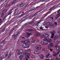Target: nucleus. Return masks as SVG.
Listing matches in <instances>:
<instances>
[{"mask_svg": "<svg viewBox=\"0 0 60 60\" xmlns=\"http://www.w3.org/2000/svg\"><path fill=\"white\" fill-rule=\"evenodd\" d=\"M35 20V18L34 17V18L32 20V21H31L29 23V24H34V20Z\"/></svg>", "mask_w": 60, "mask_h": 60, "instance_id": "obj_18", "label": "nucleus"}, {"mask_svg": "<svg viewBox=\"0 0 60 60\" xmlns=\"http://www.w3.org/2000/svg\"><path fill=\"white\" fill-rule=\"evenodd\" d=\"M3 22H2V20L1 19H0V25H1L2 24H3Z\"/></svg>", "mask_w": 60, "mask_h": 60, "instance_id": "obj_30", "label": "nucleus"}, {"mask_svg": "<svg viewBox=\"0 0 60 60\" xmlns=\"http://www.w3.org/2000/svg\"><path fill=\"white\" fill-rule=\"evenodd\" d=\"M8 7H10V6H11V5H8Z\"/></svg>", "mask_w": 60, "mask_h": 60, "instance_id": "obj_61", "label": "nucleus"}, {"mask_svg": "<svg viewBox=\"0 0 60 60\" xmlns=\"http://www.w3.org/2000/svg\"><path fill=\"white\" fill-rule=\"evenodd\" d=\"M16 0H14L11 3V4H12V5L15 4V2H16Z\"/></svg>", "mask_w": 60, "mask_h": 60, "instance_id": "obj_25", "label": "nucleus"}, {"mask_svg": "<svg viewBox=\"0 0 60 60\" xmlns=\"http://www.w3.org/2000/svg\"><path fill=\"white\" fill-rule=\"evenodd\" d=\"M4 26H5V25H3V26L1 27V28H0V29H2V28H2V27H4Z\"/></svg>", "mask_w": 60, "mask_h": 60, "instance_id": "obj_41", "label": "nucleus"}, {"mask_svg": "<svg viewBox=\"0 0 60 60\" xmlns=\"http://www.w3.org/2000/svg\"><path fill=\"white\" fill-rule=\"evenodd\" d=\"M8 10H7L6 9H5L4 10H3L2 12V13L4 14V13H6L8 11Z\"/></svg>", "mask_w": 60, "mask_h": 60, "instance_id": "obj_17", "label": "nucleus"}, {"mask_svg": "<svg viewBox=\"0 0 60 60\" xmlns=\"http://www.w3.org/2000/svg\"><path fill=\"white\" fill-rule=\"evenodd\" d=\"M22 42H24V43H24L22 45V47L23 48H29L30 47V45L27 43H29V39L27 40H25L23 41H22Z\"/></svg>", "mask_w": 60, "mask_h": 60, "instance_id": "obj_1", "label": "nucleus"}, {"mask_svg": "<svg viewBox=\"0 0 60 60\" xmlns=\"http://www.w3.org/2000/svg\"><path fill=\"white\" fill-rule=\"evenodd\" d=\"M51 34V38L52 39H53L55 36V33L54 32H50Z\"/></svg>", "mask_w": 60, "mask_h": 60, "instance_id": "obj_14", "label": "nucleus"}, {"mask_svg": "<svg viewBox=\"0 0 60 60\" xmlns=\"http://www.w3.org/2000/svg\"><path fill=\"white\" fill-rule=\"evenodd\" d=\"M60 42L59 41H56L55 42L56 45L55 46V47H56L59 45Z\"/></svg>", "mask_w": 60, "mask_h": 60, "instance_id": "obj_12", "label": "nucleus"}, {"mask_svg": "<svg viewBox=\"0 0 60 60\" xmlns=\"http://www.w3.org/2000/svg\"><path fill=\"white\" fill-rule=\"evenodd\" d=\"M26 31H28L29 32H32V31H34V30L31 29H30L27 30Z\"/></svg>", "mask_w": 60, "mask_h": 60, "instance_id": "obj_24", "label": "nucleus"}, {"mask_svg": "<svg viewBox=\"0 0 60 60\" xmlns=\"http://www.w3.org/2000/svg\"><path fill=\"white\" fill-rule=\"evenodd\" d=\"M34 54L35 55H39L40 54V52L38 51H35L34 52Z\"/></svg>", "mask_w": 60, "mask_h": 60, "instance_id": "obj_15", "label": "nucleus"}, {"mask_svg": "<svg viewBox=\"0 0 60 60\" xmlns=\"http://www.w3.org/2000/svg\"><path fill=\"white\" fill-rule=\"evenodd\" d=\"M11 57V56H9L8 57V59H9V58H10V57Z\"/></svg>", "mask_w": 60, "mask_h": 60, "instance_id": "obj_58", "label": "nucleus"}, {"mask_svg": "<svg viewBox=\"0 0 60 60\" xmlns=\"http://www.w3.org/2000/svg\"><path fill=\"white\" fill-rule=\"evenodd\" d=\"M56 60H60V59H58V58H56Z\"/></svg>", "mask_w": 60, "mask_h": 60, "instance_id": "obj_43", "label": "nucleus"}, {"mask_svg": "<svg viewBox=\"0 0 60 60\" xmlns=\"http://www.w3.org/2000/svg\"><path fill=\"white\" fill-rule=\"evenodd\" d=\"M44 37V38L45 39H49V35H48V34H44V35H42L41 36L40 38H43Z\"/></svg>", "mask_w": 60, "mask_h": 60, "instance_id": "obj_2", "label": "nucleus"}, {"mask_svg": "<svg viewBox=\"0 0 60 60\" xmlns=\"http://www.w3.org/2000/svg\"><path fill=\"white\" fill-rule=\"evenodd\" d=\"M17 10H18V9H17V8H16L15 10V11H17Z\"/></svg>", "mask_w": 60, "mask_h": 60, "instance_id": "obj_62", "label": "nucleus"}, {"mask_svg": "<svg viewBox=\"0 0 60 60\" xmlns=\"http://www.w3.org/2000/svg\"><path fill=\"white\" fill-rule=\"evenodd\" d=\"M49 54H47L46 56V58H48L49 57Z\"/></svg>", "mask_w": 60, "mask_h": 60, "instance_id": "obj_35", "label": "nucleus"}, {"mask_svg": "<svg viewBox=\"0 0 60 60\" xmlns=\"http://www.w3.org/2000/svg\"><path fill=\"white\" fill-rule=\"evenodd\" d=\"M18 35H19V33H17L15 35L14 38V39H16L17 38V36H18Z\"/></svg>", "mask_w": 60, "mask_h": 60, "instance_id": "obj_23", "label": "nucleus"}, {"mask_svg": "<svg viewBox=\"0 0 60 60\" xmlns=\"http://www.w3.org/2000/svg\"><path fill=\"white\" fill-rule=\"evenodd\" d=\"M57 23L56 22H55V24L56 25V26H57Z\"/></svg>", "mask_w": 60, "mask_h": 60, "instance_id": "obj_49", "label": "nucleus"}, {"mask_svg": "<svg viewBox=\"0 0 60 60\" xmlns=\"http://www.w3.org/2000/svg\"><path fill=\"white\" fill-rule=\"evenodd\" d=\"M16 28H18V25L15 26L14 27L12 28V29L11 30V31H13L14 30H15Z\"/></svg>", "mask_w": 60, "mask_h": 60, "instance_id": "obj_13", "label": "nucleus"}, {"mask_svg": "<svg viewBox=\"0 0 60 60\" xmlns=\"http://www.w3.org/2000/svg\"><path fill=\"white\" fill-rule=\"evenodd\" d=\"M57 56V53H55L53 55V56H54V57H56Z\"/></svg>", "mask_w": 60, "mask_h": 60, "instance_id": "obj_31", "label": "nucleus"}, {"mask_svg": "<svg viewBox=\"0 0 60 60\" xmlns=\"http://www.w3.org/2000/svg\"><path fill=\"white\" fill-rule=\"evenodd\" d=\"M25 14H22V15H21L19 16V17H21L22 16H24V15Z\"/></svg>", "mask_w": 60, "mask_h": 60, "instance_id": "obj_38", "label": "nucleus"}, {"mask_svg": "<svg viewBox=\"0 0 60 60\" xmlns=\"http://www.w3.org/2000/svg\"><path fill=\"white\" fill-rule=\"evenodd\" d=\"M24 50L21 49H20V50L19 51L18 53L17 54V55L19 56V55H21L23 53V52H24Z\"/></svg>", "mask_w": 60, "mask_h": 60, "instance_id": "obj_5", "label": "nucleus"}, {"mask_svg": "<svg viewBox=\"0 0 60 60\" xmlns=\"http://www.w3.org/2000/svg\"><path fill=\"white\" fill-rule=\"evenodd\" d=\"M4 13H2L1 15V18H3V17L4 16Z\"/></svg>", "mask_w": 60, "mask_h": 60, "instance_id": "obj_29", "label": "nucleus"}, {"mask_svg": "<svg viewBox=\"0 0 60 60\" xmlns=\"http://www.w3.org/2000/svg\"><path fill=\"white\" fill-rule=\"evenodd\" d=\"M26 19H28V20H29L30 19V18L28 17L26 18Z\"/></svg>", "mask_w": 60, "mask_h": 60, "instance_id": "obj_45", "label": "nucleus"}, {"mask_svg": "<svg viewBox=\"0 0 60 60\" xmlns=\"http://www.w3.org/2000/svg\"><path fill=\"white\" fill-rule=\"evenodd\" d=\"M53 45V43H50L48 45V49H49L50 48H52V47Z\"/></svg>", "mask_w": 60, "mask_h": 60, "instance_id": "obj_9", "label": "nucleus"}, {"mask_svg": "<svg viewBox=\"0 0 60 60\" xmlns=\"http://www.w3.org/2000/svg\"><path fill=\"white\" fill-rule=\"evenodd\" d=\"M12 10H10L9 11V12H8V14H7V15L6 16V17H7L8 15H11L12 13Z\"/></svg>", "mask_w": 60, "mask_h": 60, "instance_id": "obj_10", "label": "nucleus"}, {"mask_svg": "<svg viewBox=\"0 0 60 60\" xmlns=\"http://www.w3.org/2000/svg\"><path fill=\"white\" fill-rule=\"evenodd\" d=\"M56 48V51H58V50H60V47H58L57 46L56 47H55Z\"/></svg>", "mask_w": 60, "mask_h": 60, "instance_id": "obj_22", "label": "nucleus"}, {"mask_svg": "<svg viewBox=\"0 0 60 60\" xmlns=\"http://www.w3.org/2000/svg\"><path fill=\"white\" fill-rule=\"evenodd\" d=\"M44 57H45V56L41 54L39 56V58L40 59H42Z\"/></svg>", "mask_w": 60, "mask_h": 60, "instance_id": "obj_8", "label": "nucleus"}, {"mask_svg": "<svg viewBox=\"0 0 60 60\" xmlns=\"http://www.w3.org/2000/svg\"><path fill=\"white\" fill-rule=\"evenodd\" d=\"M2 30H0V33H1L2 32Z\"/></svg>", "mask_w": 60, "mask_h": 60, "instance_id": "obj_64", "label": "nucleus"}, {"mask_svg": "<svg viewBox=\"0 0 60 60\" xmlns=\"http://www.w3.org/2000/svg\"><path fill=\"white\" fill-rule=\"evenodd\" d=\"M59 52H58L57 53V55H59Z\"/></svg>", "mask_w": 60, "mask_h": 60, "instance_id": "obj_54", "label": "nucleus"}, {"mask_svg": "<svg viewBox=\"0 0 60 60\" xmlns=\"http://www.w3.org/2000/svg\"><path fill=\"white\" fill-rule=\"evenodd\" d=\"M23 4L24 3H22L20 4V6L21 7H22L24 6Z\"/></svg>", "mask_w": 60, "mask_h": 60, "instance_id": "obj_26", "label": "nucleus"}, {"mask_svg": "<svg viewBox=\"0 0 60 60\" xmlns=\"http://www.w3.org/2000/svg\"><path fill=\"white\" fill-rule=\"evenodd\" d=\"M29 23V22H27V23H26V24L27 25H31L32 24H30L29 23Z\"/></svg>", "mask_w": 60, "mask_h": 60, "instance_id": "obj_40", "label": "nucleus"}, {"mask_svg": "<svg viewBox=\"0 0 60 60\" xmlns=\"http://www.w3.org/2000/svg\"><path fill=\"white\" fill-rule=\"evenodd\" d=\"M12 55V53H10L9 54V56H11Z\"/></svg>", "mask_w": 60, "mask_h": 60, "instance_id": "obj_39", "label": "nucleus"}, {"mask_svg": "<svg viewBox=\"0 0 60 60\" xmlns=\"http://www.w3.org/2000/svg\"><path fill=\"white\" fill-rule=\"evenodd\" d=\"M59 37H57V39H59V38L60 39V34L59 35Z\"/></svg>", "mask_w": 60, "mask_h": 60, "instance_id": "obj_46", "label": "nucleus"}, {"mask_svg": "<svg viewBox=\"0 0 60 60\" xmlns=\"http://www.w3.org/2000/svg\"><path fill=\"white\" fill-rule=\"evenodd\" d=\"M49 49H50V50L51 51H53V49H52L50 48V49L49 48Z\"/></svg>", "mask_w": 60, "mask_h": 60, "instance_id": "obj_48", "label": "nucleus"}, {"mask_svg": "<svg viewBox=\"0 0 60 60\" xmlns=\"http://www.w3.org/2000/svg\"><path fill=\"white\" fill-rule=\"evenodd\" d=\"M25 56L24 55H22L20 56L19 59L20 60H22L23 59V57Z\"/></svg>", "mask_w": 60, "mask_h": 60, "instance_id": "obj_16", "label": "nucleus"}, {"mask_svg": "<svg viewBox=\"0 0 60 60\" xmlns=\"http://www.w3.org/2000/svg\"><path fill=\"white\" fill-rule=\"evenodd\" d=\"M4 29H5V28H4V29H2V30H1L2 31H4L5 30H4Z\"/></svg>", "mask_w": 60, "mask_h": 60, "instance_id": "obj_50", "label": "nucleus"}, {"mask_svg": "<svg viewBox=\"0 0 60 60\" xmlns=\"http://www.w3.org/2000/svg\"><path fill=\"white\" fill-rule=\"evenodd\" d=\"M41 34L40 33H37L36 34H35V36L36 37H40L41 36Z\"/></svg>", "mask_w": 60, "mask_h": 60, "instance_id": "obj_11", "label": "nucleus"}, {"mask_svg": "<svg viewBox=\"0 0 60 60\" xmlns=\"http://www.w3.org/2000/svg\"><path fill=\"white\" fill-rule=\"evenodd\" d=\"M35 57V56H32V58H34V57Z\"/></svg>", "mask_w": 60, "mask_h": 60, "instance_id": "obj_56", "label": "nucleus"}, {"mask_svg": "<svg viewBox=\"0 0 60 60\" xmlns=\"http://www.w3.org/2000/svg\"><path fill=\"white\" fill-rule=\"evenodd\" d=\"M57 38V37H56V36H55L54 38V41H55V40H56V38Z\"/></svg>", "mask_w": 60, "mask_h": 60, "instance_id": "obj_32", "label": "nucleus"}, {"mask_svg": "<svg viewBox=\"0 0 60 60\" xmlns=\"http://www.w3.org/2000/svg\"><path fill=\"white\" fill-rule=\"evenodd\" d=\"M8 29H4L5 30H4V31H7V30H7Z\"/></svg>", "mask_w": 60, "mask_h": 60, "instance_id": "obj_52", "label": "nucleus"}, {"mask_svg": "<svg viewBox=\"0 0 60 60\" xmlns=\"http://www.w3.org/2000/svg\"><path fill=\"white\" fill-rule=\"evenodd\" d=\"M54 13H56V14H58L55 17V19H57L58 18H59V17L60 16V9H59V10Z\"/></svg>", "mask_w": 60, "mask_h": 60, "instance_id": "obj_3", "label": "nucleus"}, {"mask_svg": "<svg viewBox=\"0 0 60 60\" xmlns=\"http://www.w3.org/2000/svg\"><path fill=\"white\" fill-rule=\"evenodd\" d=\"M4 40H3V41H2L1 42V43H3V42H4Z\"/></svg>", "mask_w": 60, "mask_h": 60, "instance_id": "obj_59", "label": "nucleus"}, {"mask_svg": "<svg viewBox=\"0 0 60 60\" xmlns=\"http://www.w3.org/2000/svg\"><path fill=\"white\" fill-rule=\"evenodd\" d=\"M22 40H25V38L24 37H23L22 38Z\"/></svg>", "mask_w": 60, "mask_h": 60, "instance_id": "obj_47", "label": "nucleus"}, {"mask_svg": "<svg viewBox=\"0 0 60 60\" xmlns=\"http://www.w3.org/2000/svg\"><path fill=\"white\" fill-rule=\"evenodd\" d=\"M40 29L41 30H43V28L42 27H40Z\"/></svg>", "mask_w": 60, "mask_h": 60, "instance_id": "obj_44", "label": "nucleus"}, {"mask_svg": "<svg viewBox=\"0 0 60 60\" xmlns=\"http://www.w3.org/2000/svg\"><path fill=\"white\" fill-rule=\"evenodd\" d=\"M40 22L39 21L38 22L37 24L36 25V26H38V25H39V24H40Z\"/></svg>", "mask_w": 60, "mask_h": 60, "instance_id": "obj_37", "label": "nucleus"}, {"mask_svg": "<svg viewBox=\"0 0 60 60\" xmlns=\"http://www.w3.org/2000/svg\"><path fill=\"white\" fill-rule=\"evenodd\" d=\"M8 5V3H7L6 4V5L5 6V7H6V6H7Z\"/></svg>", "mask_w": 60, "mask_h": 60, "instance_id": "obj_55", "label": "nucleus"}, {"mask_svg": "<svg viewBox=\"0 0 60 60\" xmlns=\"http://www.w3.org/2000/svg\"><path fill=\"white\" fill-rule=\"evenodd\" d=\"M47 42H50L52 41V40L51 39H48L47 40Z\"/></svg>", "mask_w": 60, "mask_h": 60, "instance_id": "obj_27", "label": "nucleus"}, {"mask_svg": "<svg viewBox=\"0 0 60 60\" xmlns=\"http://www.w3.org/2000/svg\"><path fill=\"white\" fill-rule=\"evenodd\" d=\"M36 49L38 50H40L41 48V46L40 45H37L35 47Z\"/></svg>", "mask_w": 60, "mask_h": 60, "instance_id": "obj_7", "label": "nucleus"}, {"mask_svg": "<svg viewBox=\"0 0 60 60\" xmlns=\"http://www.w3.org/2000/svg\"><path fill=\"white\" fill-rule=\"evenodd\" d=\"M33 9V8H32L31 9L32 11H34V8L33 9Z\"/></svg>", "mask_w": 60, "mask_h": 60, "instance_id": "obj_51", "label": "nucleus"}, {"mask_svg": "<svg viewBox=\"0 0 60 60\" xmlns=\"http://www.w3.org/2000/svg\"><path fill=\"white\" fill-rule=\"evenodd\" d=\"M52 23L51 22H47L46 24V25L49 27V26H54V25H52Z\"/></svg>", "mask_w": 60, "mask_h": 60, "instance_id": "obj_6", "label": "nucleus"}, {"mask_svg": "<svg viewBox=\"0 0 60 60\" xmlns=\"http://www.w3.org/2000/svg\"><path fill=\"white\" fill-rule=\"evenodd\" d=\"M38 13V12L36 13H35V14H34V15H32V17H34V16H36V14H37Z\"/></svg>", "mask_w": 60, "mask_h": 60, "instance_id": "obj_33", "label": "nucleus"}, {"mask_svg": "<svg viewBox=\"0 0 60 60\" xmlns=\"http://www.w3.org/2000/svg\"><path fill=\"white\" fill-rule=\"evenodd\" d=\"M23 54L26 56L27 57H26V58H29V56H30V54L29 53H28V52L27 51H25L23 53Z\"/></svg>", "mask_w": 60, "mask_h": 60, "instance_id": "obj_4", "label": "nucleus"}, {"mask_svg": "<svg viewBox=\"0 0 60 60\" xmlns=\"http://www.w3.org/2000/svg\"><path fill=\"white\" fill-rule=\"evenodd\" d=\"M28 51L29 52H30V51H31L32 50H31V49H28Z\"/></svg>", "mask_w": 60, "mask_h": 60, "instance_id": "obj_42", "label": "nucleus"}, {"mask_svg": "<svg viewBox=\"0 0 60 60\" xmlns=\"http://www.w3.org/2000/svg\"><path fill=\"white\" fill-rule=\"evenodd\" d=\"M8 22H9V19L7 21V23H8Z\"/></svg>", "mask_w": 60, "mask_h": 60, "instance_id": "obj_63", "label": "nucleus"}, {"mask_svg": "<svg viewBox=\"0 0 60 60\" xmlns=\"http://www.w3.org/2000/svg\"><path fill=\"white\" fill-rule=\"evenodd\" d=\"M41 44L43 45H47L48 44V43H46L45 42H41Z\"/></svg>", "mask_w": 60, "mask_h": 60, "instance_id": "obj_19", "label": "nucleus"}, {"mask_svg": "<svg viewBox=\"0 0 60 60\" xmlns=\"http://www.w3.org/2000/svg\"><path fill=\"white\" fill-rule=\"evenodd\" d=\"M35 40H32L31 41V43H35Z\"/></svg>", "mask_w": 60, "mask_h": 60, "instance_id": "obj_28", "label": "nucleus"}, {"mask_svg": "<svg viewBox=\"0 0 60 60\" xmlns=\"http://www.w3.org/2000/svg\"><path fill=\"white\" fill-rule=\"evenodd\" d=\"M6 17H4L3 18V20H5V18Z\"/></svg>", "mask_w": 60, "mask_h": 60, "instance_id": "obj_57", "label": "nucleus"}, {"mask_svg": "<svg viewBox=\"0 0 60 60\" xmlns=\"http://www.w3.org/2000/svg\"><path fill=\"white\" fill-rule=\"evenodd\" d=\"M7 56H8V54H6L5 56V57H6Z\"/></svg>", "mask_w": 60, "mask_h": 60, "instance_id": "obj_60", "label": "nucleus"}, {"mask_svg": "<svg viewBox=\"0 0 60 60\" xmlns=\"http://www.w3.org/2000/svg\"><path fill=\"white\" fill-rule=\"evenodd\" d=\"M27 25V24H26L25 23V24L24 26H22V27H23V28H24V27H25V26H26Z\"/></svg>", "mask_w": 60, "mask_h": 60, "instance_id": "obj_36", "label": "nucleus"}, {"mask_svg": "<svg viewBox=\"0 0 60 60\" xmlns=\"http://www.w3.org/2000/svg\"><path fill=\"white\" fill-rule=\"evenodd\" d=\"M48 14H47V13L46 15H45L42 18L43 19H44V18H45L46 17V16H47V15H48Z\"/></svg>", "mask_w": 60, "mask_h": 60, "instance_id": "obj_34", "label": "nucleus"}, {"mask_svg": "<svg viewBox=\"0 0 60 60\" xmlns=\"http://www.w3.org/2000/svg\"><path fill=\"white\" fill-rule=\"evenodd\" d=\"M53 9V7H51L50 9V10L49 11L47 12V14H49L51 12V10H52V9Z\"/></svg>", "mask_w": 60, "mask_h": 60, "instance_id": "obj_20", "label": "nucleus"}, {"mask_svg": "<svg viewBox=\"0 0 60 60\" xmlns=\"http://www.w3.org/2000/svg\"><path fill=\"white\" fill-rule=\"evenodd\" d=\"M31 35H32V33H29L28 34V36L26 37L27 38H28L29 37V36H30Z\"/></svg>", "mask_w": 60, "mask_h": 60, "instance_id": "obj_21", "label": "nucleus"}, {"mask_svg": "<svg viewBox=\"0 0 60 60\" xmlns=\"http://www.w3.org/2000/svg\"><path fill=\"white\" fill-rule=\"evenodd\" d=\"M28 58H26L24 59H25V60H27Z\"/></svg>", "mask_w": 60, "mask_h": 60, "instance_id": "obj_53", "label": "nucleus"}]
</instances>
